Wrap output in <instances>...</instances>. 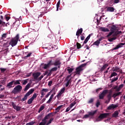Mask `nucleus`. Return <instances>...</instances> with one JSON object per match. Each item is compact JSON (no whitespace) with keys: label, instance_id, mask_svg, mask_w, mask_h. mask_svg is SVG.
Segmentation results:
<instances>
[{"label":"nucleus","instance_id":"nucleus-1","mask_svg":"<svg viewBox=\"0 0 125 125\" xmlns=\"http://www.w3.org/2000/svg\"><path fill=\"white\" fill-rule=\"evenodd\" d=\"M107 28L100 27V29L102 32H110L109 29L110 30V32H122V31H119V30H121L119 25L109 24L107 25Z\"/></svg>","mask_w":125,"mask_h":125},{"label":"nucleus","instance_id":"nucleus-2","mask_svg":"<svg viewBox=\"0 0 125 125\" xmlns=\"http://www.w3.org/2000/svg\"><path fill=\"white\" fill-rule=\"evenodd\" d=\"M87 64V62L83 63L80 65L79 66L77 67L76 68V71L75 72V75H78L79 76H80L81 72L83 71V67H85V66H86Z\"/></svg>","mask_w":125,"mask_h":125},{"label":"nucleus","instance_id":"nucleus-3","mask_svg":"<svg viewBox=\"0 0 125 125\" xmlns=\"http://www.w3.org/2000/svg\"><path fill=\"white\" fill-rule=\"evenodd\" d=\"M19 34H17L16 37L11 39L10 44L11 45L12 47L15 46V45L18 43V41H19Z\"/></svg>","mask_w":125,"mask_h":125},{"label":"nucleus","instance_id":"nucleus-4","mask_svg":"<svg viewBox=\"0 0 125 125\" xmlns=\"http://www.w3.org/2000/svg\"><path fill=\"white\" fill-rule=\"evenodd\" d=\"M118 34H122V32H115V34H114V32H110L106 36V38H110L111 36L112 37H114L111 38V40L113 41H115V40H117V35Z\"/></svg>","mask_w":125,"mask_h":125},{"label":"nucleus","instance_id":"nucleus-5","mask_svg":"<svg viewBox=\"0 0 125 125\" xmlns=\"http://www.w3.org/2000/svg\"><path fill=\"white\" fill-rule=\"evenodd\" d=\"M35 91V89H31L29 90V92H28L24 96V97L22 99L21 101H26V99H28V96L31 95L32 93H33Z\"/></svg>","mask_w":125,"mask_h":125},{"label":"nucleus","instance_id":"nucleus-6","mask_svg":"<svg viewBox=\"0 0 125 125\" xmlns=\"http://www.w3.org/2000/svg\"><path fill=\"white\" fill-rule=\"evenodd\" d=\"M22 90V86L20 85H18L16 86L14 88V90L12 91L13 93H17V92H20Z\"/></svg>","mask_w":125,"mask_h":125},{"label":"nucleus","instance_id":"nucleus-7","mask_svg":"<svg viewBox=\"0 0 125 125\" xmlns=\"http://www.w3.org/2000/svg\"><path fill=\"white\" fill-rule=\"evenodd\" d=\"M3 27H7V23L0 20V31H3L4 30Z\"/></svg>","mask_w":125,"mask_h":125},{"label":"nucleus","instance_id":"nucleus-8","mask_svg":"<svg viewBox=\"0 0 125 125\" xmlns=\"http://www.w3.org/2000/svg\"><path fill=\"white\" fill-rule=\"evenodd\" d=\"M109 116V113H103L99 115V116L97 119V121H99V119L101 120H103V119H105L107 118V116Z\"/></svg>","mask_w":125,"mask_h":125},{"label":"nucleus","instance_id":"nucleus-9","mask_svg":"<svg viewBox=\"0 0 125 125\" xmlns=\"http://www.w3.org/2000/svg\"><path fill=\"white\" fill-rule=\"evenodd\" d=\"M41 65H43V66L42 67V69H44L45 70H46V69H47L48 68H49L50 67V66H52L51 60L49 61V62H48V63L47 64L43 63H42Z\"/></svg>","mask_w":125,"mask_h":125},{"label":"nucleus","instance_id":"nucleus-10","mask_svg":"<svg viewBox=\"0 0 125 125\" xmlns=\"http://www.w3.org/2000/svg\"><path fill=\"white\" fill-rule=\"evenodd\" d=\"M11 105H12L13 108L15 110H16L18 112L19 111H21V106L16 105V104H15L14 103V102H12L11 103Z\"/></svg>","mask_w":125,"mask_h":125},{"label":"nucleus","instance_id":"nucleus-11","mask_svg":"<svg viewBox=\"0 0 125 125\" xmlns=\"http://www.w3.org/2000/svg\"><path fill=\"white\" fill-rule=\"evenodd\" d=\"M118 107H119V104H111L107 108V110H114V109H116V108H118Z\"/></svg>","mask_w":125,"mask_h":125},{"label":"nucleus","instance_id":"nucleus-12","mask_svg":"<svg viewBox=\"0 0 125 125\" xmlns=\"http://www.w3.org/2000/svg\"><path fill=\"white\" fill-rule=\"evenodd\" d=\"M108 92V90H104L102 93L99 95L100 99H103L104 98V96L106 95V94Z\"/></svg>","mask_w":125,"mask_h":125},{"label":"nucleus","instance_id":"nucleus-13","mask_svg":"<svg viewBox=\"0 0 125 125\" xmlns=\"http://www.w3.org/2000/svg\"><path fill=\"white\" fill-rule=\"evenodd\" d=\"M125 43H120L118 44L115 47L113 48L112 50H117V49H119V48H121V47H123V45H125Z\"/></svg>","mask_w":125,"mask_h":125},{"label":"nucleus","instance_id":"nucleus-14","mask_svg":"<svg viewBox=\"0 0 125 125\" xmlns=\"http://www.w3.org/2000/svg\"><path fill=\"white\" fill-rule=\"evenodd\" d=\"M69 78H71V75H68L66 77V80L67 81L66 84H65V86L66 87H68V86H69V84H70V83H71V78L70 79H69Z\"/></svg>","mask_w":125,"mask_h":125},{"label":"nucleus","instance_id":"nucleus-15","mask_svg":"<svg viewBox=\"0 0 125 125\" xmlns=\"http://www.w3.org/2000/svg\"><path fill=\"white\" fill-rule=\"evenodd\" d=\"M102 40H103V38H99V40H97L93 43V45H97V46H98L100 44V42H101Z\"/></svg>","mask_w":125,"mask_h":125},{"label":"nucleus","instance_id":"nucleus-16","mask_svg":"<svg viewBox=\"0 0 125 125\" xmlns=\"http://www.w3.org/2000/svg\"><path fill=\"white\" fill-rule=\"evenodd\" d=\"M51 65L52 66L54 65V66H60L61 65V62L60 61H56L54 63L52 62V61L51 60Z\"/></svg>","mask_w":125,"mask_h":125},{"label":"nucleus","instance_id":"nucleus-17","mask_svg":"<svg viewBox=\"0 0 125 125\" xmlns=\"http://www.w3.org/2000/svg\"><path fill=\"white\" fill-rule=\"evenodd\" d=\"M41 76L40 72H37L33 74V76L34 77V80H38V78Z\"/></svg>","mask_w":125,"mask_h":125},{"label":"nucleus","instance_id":"nucleus-18","mask_svg":"<svg viewBox=\"0 0 125 125\" xmlns=\"http://www.w3.org/2000/svg\"><path fill=\"white\" fill-rule=\"evenodd\" d=\"M51 116H52V117H53V116H54V115H53L52 114V113H50L44 117L43 120L45 121H46V120H48V119H49V118H50V117H51Z\"/></svg>","mask_w":125,"mask_h":125},{"label":"nucleus","instance_id":"nucleus-19","mask_svg":"<svg viewBox=\"0 0 125 125\" xmlns=\"http://www.w3.org/2000/svg\"><path fill=\"white\" fill-rule=\"evenodd\" d=\"M88 114L89 117H93V116L97 113V110L95 111H91V112H88Z\"/></svg>","mask_w":125,"mask_h":125},{"label":"nucleus","instance_id":"nucleus-20","mask_svg":"<svg viewBox=\"0 0 125 125\" xmlns=\"http://www.w3.org/2000/svg\"><path fill=\"white\" fill-rule=\"evenodd\" d=\"M13 84H14V82H13V81H12V82H9V83L7 84L6 87H8V88H11L12 87H13V86H13Z\"/></svg>","mask_w":125,"mask_h":125},{"label":"nucleus","instance_id":"nucleus-21","mask_svg":"<svg viewBox=\"0 0 125 125\" xmlns=\"http://www.w3.org/2000/svg\"><path fill=\"white\" fill-rule=\"evenodd\" d=\"M119 116V111H115L112 114V118H118Z\"/></svg>","mask_w":125,"mask_h":125},{"label":"nucleus","instance_id":"nucleus-22","mask_svg":"<svg viewBox=\"0 0 125 125\" xmlns=\"http://www.w3.org/2000/svg\"><path fill=\"white\" fill-rule=\"evenodd\" d=\"M48 92V89L47 88H43L41 91V95H45L44 92Z\"/></svg>","mask_w":125,"mask_h":125},{"label":"nucleus","instance_id":"nucleus-23","mask_svg":"<svg viewBox=\"0 0 125 125\" xmlns=\"http://www.w3.org/2000/svg\"><path fill=\"white\" fill-rule=\"evenodd\" d=\"M107 11H109V12H114L115 11V8L113 7H107Z\"/></svg>","mask_w":125,"mask_h":125},{"label":"nucleus","instance_id":"nucleus-24","mask_svg":"<svg viewBox=\"0 0 125 125\" xmlns=\"http://www.w3.org/2000/svg\"><path fill=\"white\" fill-rule=\"evenodd\" d=\"M108 66H109V64H108V63L104 64L100 69L101 72H103V71H104V69H106V68H107Z\"/></svg>","mask_w":125,"mask_h":125},{"label":"nucleus","instance_id":"nucleus-25","mask_svg":"<svg viewBox=\"0 0 125 125\" xmlns=\"http://www.w3.org/2000/svg\"><path fill=\"white\" fill-rule=\"evenodd\" d=\"M31 87V83H28L25 87L24 91H27L29 88Z\"/></svg>","mask_w":125,"mask_h":125},{"label":"nucleus","instance_id":"nucleus-26","mask_svg":"<svg viewBox=\"0 0 125 125\" xmlns=\"http://www.w3.org/2000/svg\"><path fill=\"white\" fill-rule=\"evenodd\" d=\"M14 83V85H16L17 84H20V82H22L21 80H16V81H13Z\"/></svg>","mask_w":125,"mask_h":125},{"label":"nucleus","instance_id":"nucleus-27","mask_svg":"<svg viewBox=\"0 0 125 125\" xmlns=\"http://www.w3.org/2000/svg\"><path fill=\"white\" fill-rule=\"evenodd\" d=\"M121 94H122V92H119L118 93H114L113 95H112V97L113 98H116V97L117 96H119V95H121Z\"/></svg>","mask_w":125,"mask_h":125},{"label":"nucleus","instance_id":"nucleus-28","mask_svg":"<svg viewBox=\"0 0 125 125\" xmlns=\"http://www.w3.org/2000/svg\"><path fill=\"white\" fill-rule=\"evenodd\" d=\"M29 79H25L23 81H21V83L23 85H26L27 83H28V81Z\"/></svg>","mask_w":125,"mask_h":125},{"label":"nucleus","instance_id":"nucleus-29","mask_svg":"<svg viewBox=\"0 0 125 125\" xmlns=\"http://www.w3.org/2000/svg\"><path fill=\"white\" fill-rule=\"evenodd\" d=\"M47 121L44 120V119L42 120V122L39 124V125H46V122Z\"/></svg>","mask_w":125,"mask_h":125},{"label":"nucleus","instance_id":"nucleus-30","mask_svg":"<svg viewBox=\"0 0 125 125\" xmlns=\"http://www.w3.org/2000/svg\"><path fill=\"white\" fill-rule=\"evenodd\" d=\"M9 45H10V42H9L8 41L7 42L4 43L3 44V46L4 47H9Z\"/></svg>","mask_w":125,"mask_h":125},{"label":"nucleus","instance_id":"nucleus-31","mask_svg":"<svg viewBox=\"0 0 125 125\" xmlns=\"http://www.w3.org/2000/svg\"><path fill=\"white\" fill-rule=\"evenodd\" d=\"M43 109H44V104H43L40 107L38 112L41 113V112H42V111Z\"/></svg>","mask_w":125,"mask_h":125},{"label":"nucleus","instance_id":"nucleus-32","mask_svg":"<svg viewBox=\"0 0 125 125\" xmlns=\"http://www.w3.org/2000/svg\"><path fill=\"white\" fill-rule=\"evenodd\" d=\"M63 107V105H61L60 106H59L57 108H56L55 109L56 111H57V112H59V111H60V109H61V108H62Z\"/></svg>","mask_w":125,"mask_h":125},{"label":"nucleus","instance_id":"nucleus-33","mask_svg":"<svg viewBox=\"0 0 125 125\" xmlns=\"http://www.w3.org/2000/svg\"><path fill=\"white\" fill-rule=\"evenodd\" d=\"M33 101H34V100L31 98L30 99H29L28 101H27V104H32V103L33 102Z\"/></svg>","mask_w":125,"mask_h":125},{"label":"nucleus","instance_id":"nucleus-34","mask_svg":"<svg viewBox=\"0 0 125 125\" xmlns=\"http://www.w3.org/2000/svg\"><path fill=\"white\" fill-rule=\"evenodd\" d=\"M58 69V68H57V67H55L52 68L51 70H50V72H55V71H57Z\"/></svg>","mask_w":125,"mask_h":125},{"label":"nucleus","instance_id":"nucleus-35","mask_svg":"<svg viewBox=\"0 0 125 125\" xmlns=\"http://www.w3.org/2000/svg\"><path fill=\"white\" fill-rule=\"evenodd\" d=\"M116 76H118V74L116 72H113L111 74L110 78H113V77H116Z\"/></svg>","mask_w":125,"mask_h":125},{"label":"nucleus","instance_id":"nucleus-36","mask_svg":"<svg viewBox=\"0 0 125 125\" xmlns=\"http://www.w3.org/2000/svg\"><path fill=\"white\" fill-rule=\"evenodd\" d=\"M59 6H60V0H59L58 2L57 3V11H58Z\"/></svg>","mask_w":125,"mask_h":125},{"label":"nucleus","instance_id":"nucleus-37","mask_svg":"<svg viewBox=\"0 0 125 125\" xmlns=\"http://www.w3.org/2000/svg\"><path fill=\"white\" fill-rule=\"evenodd\" d=\"M77 49H80V48H82V45H81V44L79 42H77Z\"/></svg>","mask_w":125,"mask_h":125},{"label":"nucleus","instance_id":"nucleus-38","mask_svg":"<svg viewBox=\"0 0 125 125\" xmlns=\"http://www.w3.org/2000/svg\"><path fill=\"white\" fill-rule=\"evenodd\" d=\"M54 119L53 118H51L49 121H48V123H47L46 124V125H50V124H51L52 121H53Z\"/></svg>","mask_w":125,"mask_h":125},{"label":"nucleus","instance_id":"nucleus-39","mask_svg":"<svg viewBox=\"0 0 125 125\" xmlns=\"http://www.w3.org/2000/svg\"><path fill=\"white\" fill-rule=\"evenodd\" d=\"M94 101V98H91L88 101V104H91Z\"/></svg>","mask_w":125,"mask_h":125},{"label":"nucleus","instance_id":"nucleus-40","mask_svg":"<svg viewBox=\"0 0 125 125\" xmlns=\"http://www.w3.org/2000/svg\"><path fill=\"white\" fill-rule=\"evenodd\" d=\"M67 71L69 74H71L74 71V68H68Z\"/></svg>","mask_w":125,"mask_h":125},{"label":"nucleus","instance_id":"nucleus-41","mask_svg":"<svg viewBox=\"0 0 125 125\" xmlns=\"http://www.w3.org/2000/svg\"><path fill=\"white\" fill-rule=\"evenodd\" d=\"M22 10L24 13H25V14H28V9H27V8L23 9Z\"/></svg>","mask_w":125,"mask_h":125},{"label":"nucleus","instance_id":"nucleus-42","mask_svg":"<svg viewBox=\"0 0 125 125\" xmlns=\"http://www.w3.org/2000/svg\"><path fill=\"white\" fill-rule=\"evenodd\" d=\"M31 55H32V53H28L27 55L25 56L24 57V59H27V58H28V57H30V56H31Z\"/></svg>","mask_w":125,"mask_h":125},{"label":"nucleus","instance_id":"nucleus-43","mask_svg":"<svg viewBox=\"0 0 125 125\" xmlns=\"http://www.w3.org/2000/svg\"><path fill=\"white\" fill-rule=\"evenodd\" d=\"M35 123V122L34 121H32L26 124V125H34Z\"/></svg>","mask_w":125,"mask_h":125},{"label":"nucleus","instance_id":"nucleus-44","mask_svg":"<svg viewBox=\"0 0 125 125\" xmlns=\"http://www.w3.org/2000/svg\"><path fill=\"white\" fill-rule=\"evenodd\" d=\"M1 73H4L5 71H6V68H0Z\"/></svg>","mask_w":125,"mask_h":125},{"label":"nucleus","instance_id":"nucleus-45","mask_svg":"<svg viewBox=\"0 0 125 125\" xmlns=\"http://www.w3.org/2000/svg\"><path fill=\"white\" fill-rule=\"evenodd\" d=\"M37 96H38V95H37V93H34L33 96L31 97V98H32L33 100H34L35 98H37Z\"/></svg>","mask_w":125,"mask_h":125},{"label":"nucleus","instance_id":"nucleus-46","mask_svg":"<svg viewBox=\"0 0 125 125\" xmlns=\"http://www.w3.org/2000/svg\"><path fill=\"white\" fill-rule=\"evenodd\" d=\"M81 41H83V40H84V34H81Z\"/></svg>","mask_w":125,"mask_h":125},{"label":"nucleus","instance_id":"nucleus-47","mask_svg":"<svg viewBox=\"0 0 125 125\" xmlns=\"http://www.w3.org/2000/svg\"><path fill=\"white\" fill-rule=\"evenodd\" d=\"M113 71H114L115 72H119V71H120V68L118 67H115Z\"/></svg>","mask_w":125,"mask_h":125},{"label":"nucleus","instance_id":"nucleus-48","mask_svg":"<svg viewBox=\"0 0 125 125\" xmlns=\"http://www.w3.org/2000/svg\"><path fill=\"white\" fill-rule=\"evenodd\" d=\"M120 0H114L113 1V3L114 4H116L117 3H119L120 2Z\"/></svg>","mask_w":125,"mask_h":125},{"label":"nucleus","instance_id":"nucleus-49","mask_svg":"<svg viewBox=\"0 0 125 125\" xmlns=\"http://www.w3.org/2000/svg\"><path fill=\"white\" fill-rule=\"evenodd\" d=\"M118 77L114 78L112 80L111 83H114V82H116V81H118Z\"/></svg>","mask_w":125,"mask_h":125},{"label":"nucleus","instance_id":"nucleus-50","mask_svg":"<svg viewBox=\"0 0 125 125\" xmlns=\"http://www.w3.org/2000/svg\"><path fill=\"white\" fill-rule=\"evenodd\" d=\"M7 34L5 33L3 34V35H2V39L3 40V39H5V38H6V36H7Z\"/></svg>","mask_w":125,"mask_h":125},{"label":"nucleus","instance_id":"nucleus-51","mask_svg":"<svg viewBox=\"0 0 125 125\" xmlns=\"http://www.w3.org/2000/svg\"><path fill=\"white\" fill-rule=\"evenodd\" d=\"M107 98H112V92H110L107 95Z\"/></svg>","mask_w":125,"mask_h":125},{"label":"nucleus","instance_id":"nucleus-52","mask_svg":"<svg viewBox=\"0 0 125 125\" xmlns=\"http://www.w3.org/2000/svg\"><path fill=\"white\" fill-rule=\"evenodd\" d=\"M100 105V102L98 101L97 102L96 104V107H97V108H98V107H99Z\"/></svg>","mask_w":125,"mask_h":125},{"label":"nucleus","instance_id":"nucleus-53","mask_svg":"<svg viewBox=\"0 0 125 125\" xmlns=\"http://www.w3.org/2000/svg\"><path fill=\"white\" fill-rule=\"evenodd\" d=\"M83 32H76V36H81V35H82Z\"/></svg>","mask_w":125,"mask_h":125},{"label":"nucleus","instance_id":"nucleus-54","mask_svg":"<svg viewBox=\"0 0 125 125\" xmlns=\"http://www.w3.org/2000/svg\"><path fill=\"white\" fill-rule=\"evenodd\" d=\"M87 118H89V114H85L84 116H83V118L84 119H87Z\"/></svg>","mask_w":125,"mask_h":125},{"label":"nucleus","instance_id":"nucleus-55","mask_svg":"<svg viewBox=\"0 0 125 125\" xmlns=\"http://www.w3.org/2000/svg\"><path fill=\"white\" fill-rule=\"evenodd\" d=\"M44 14V12H42V14L38 13V15H39L38 17H42Z\"/></svg>","mask_w":125,"mask_h":125},{"label":"nucleus","instance_id":"nucleus-56","mask_svg":"<svg viewBox=\"0 0 125 125\" xmlns=\"http://www.w3.org/2000/svg\"><path fill=\"white\" fill-rule=\"evenodd\" d=\"M52 83H53L52 81H49V82H48V85L49 86H51V84H52Z\"/></svg>","mask_w":125,"mask_h":125},{"label":"nucleus","instance_id":"nucleus-57","mask_svg":"<svg viewBox=\"0 0 125 125\" xmlns=\"http://www.w3.org/2000/svg\"><path fill=\"white\" fill-rule=\"evenodd\" d=\"M65 88L63 87L62 89L61 90L60 93H62V94L63 93L64 91H65Z\"/></svg>","mask_w":125,"mask_h":125},{"label":"nucleus","instance_id":"nucleus-58","mask_svg":"<svg viewBox=\"0 0 125 125\" xmlns=\"http://www.w3.org/2000/svg\"><path fill=\"white\" fill-rule=\"evenodd\" d=\"M115 88H117V91H120V90L122 89L121 88H120L119 86L118 87V86H116Z\"/></svg>","mask_w":125,"mask_h":125},{"label":"nucleus","instance_id":"nucleus-59","mask_svg":"<svg viewBox=\"0 0 125 125\" xmlns=\"http://www.w3.org/2000/svg\"><path fill=\"white\" fill-rule=\"evenodd\" d=\"M51 100H52V99L50 98L48 101L46 102L47 104H49V103L51 102Z\"/></svg>","mask_w":125,"mask_h":125},{"label":"nucleus","instance_id":"nucleus-60","mask_svg":"<svg viewBox=\"0 0 125 125\" xmlns=\"http://www.w3.org/2000/svg\"><path fill=\"white\" fill-rule=\"evenodd\" d=\"M51 100H52V99L50 98L48 101L46 102L47 104H49V103L51 102Z\"/></svg>","mask_w":125,"mask_h":125},{"label":"nucleus","instance_id":"nucleus-61","mask_svg":"<svg viewBox=\"0 0 125 125\" xmlns=\"http://www.w3.org/2000/svg\"><path fill=\"white\" fill-rule=\"evenodd\" d=\"M51 100H52V99L50 98L48 101L46 102L47 104H49V103L51 102Z\"/></svg>","mask_w":125,"mask_h":125},{"label":"nucleus","instance_id":"nucleus-62","mask_svg":"<svg viewBox=\"0 0 125 125\" xmlns=\"http://www.w3.org/2000/svg\"><path fill=\"white\" fill-rule=\"evenodd\" d=\"M100 90H102V88H99L97 89L96 90V92H98L100 91Z\"/></svg>","mask_w":125,"mask_h":125},{"label":"nucleus","instance_id":"nucleus-63","mask_svg":"<svg viewBox=\"0 0 125 125\" xmlns=\"http://www.w3.org/2000/svg\"><path fill=\"white\" fill-rule=\"evenodd\" d=\"M62 95V94L60 92L59 94L57 95V98H59V97L61 96Z\"/></svg>","mask_w":125,"mask_h":125},{"label":"nucleus","instance_id":"nucleus-64","mask_svg":"<svg viewBox=\"0 0 125 125\" xmlns=\"http://www.w3.org/2000/svg\"><path fill=\"white\" fill-rule=\"evenodd\" d=\"M77 32H83V28H81L80 29L79 28Z\"/></svg>","mask_w":125,"mask_h":125}]
</instances>
